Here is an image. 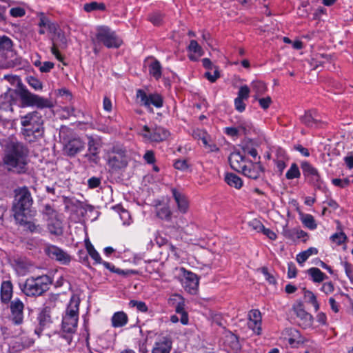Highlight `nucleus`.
Returning <instances> with one entry per match:
<instances>
[{
  "instance_id": "obj_3",
  "label": "nucleus",
  "mask_w": 353,
  "mask_h": 353,
  "mask_svg": "<svg viewBox=\"0 0 353 353\" xmlns=\"http://www.w3.org/2000/svg\"><path fill=\"white\" fill-rule=\"evenodd\" d=\"M79 298L75 295L72 296L67 305L65 314L63 315L61 334L68 344L71 343L72 335L77 331L79 321Z\"/></svg>"
},
{
  "instance_id": "obj_58",
  "label": "nucleus",
  "mask_w": 353,
  "mask_h": 353,
  "mask_svg": "<svg viewBox=\"0 0 353 353\" xmlns=\"http://www.w3.org/2000/svg\"><path fill=\"white\" fill-rule=\"evenodd\" d=\"M252 146L253 143L252 141L246 143L245 145L243 146V152L245 153V154H257V150Z\"/></svg>"
},
{
  "instance_id": "obj_20",
  "label": "nucleus",
  "mask_w": 353,
  "mask_h": 353,
  "mask_svg": "<svg viewBox=\"0 0 353 353\" xmlns=\"http://www.w3.org/2000/svg\"><path fill=\"white\" fill-rule=\"evenodd\" d=\"M12 41L7 36H0V63L6 60L8 53L12 52Z\"/></svg>"
},
{
  "instance_id": "obj_25",
  "label": "nucleus",
  "mask_w": 353,
  "mask_h": 353,
  "mask_svg": "<svg viewBox=\"0 0 353 353\" xmlns=\"http://www.w3.org/2000/svg\"><path fill=\"white\" fill-rule=\"evenodd\" d=\"M12 296V285L10 281H6L1 283V299L3 303H8Z\"/></svg>"
},
{
  "instance_id": "obj_61",
  "label": "nucleus",
  "mask_w": 353,
  "mask_h": 353,
  "mask_svg": "<svg viewBox=\"0 0 353 353\" xmlns=\"http://www.w3.org/2000/svg\"><path fill=\"white\" fill-rule=\"evenodd\" d=\"M143 159L148 164L152 165V170L154 172H158L159 171V167L154 164L156 161L155 156H143Z\"/></svg>"
},
{
  "instance_id": "obj_2",
  "label": "nucleus",
  "mask_w": 353,
  "mask_h": 353,
  "mask_svg": "<svg viewBox=\"0 0 353 353\" xmlns=\"http://www.w3.org/2000/svg\"><path fill=\"white\" fill-rule=\"evenodd\" d=\"M22 125L21 132L29 143L35 142L42 138L44 133L43 120L37 111L29 112L20 117Z\"/></svg>"
},
{
  "instance_id": "obj_7",
  "label": "nucleus",
  "mask_w": 353,
  "mask_h": 353,
  "mask_svg": "<svg viewBox=\"0 0 353 353\" xmlns=\"http://www.w3.org/2000/svg\"><path fill=\"white\" fill-rule=\"evenodd\" d=\"M0 145L5 154H27L28 152L25 145L14 137L0 139Z\"/></svg>"
},
{
  "instance_id": "obj_33",
  "label": "nucleus",
  "mask_w": 353,
  "mask_h": 353,
  "mask_svg": "<svg viewBox=\"0 0 353 353\" xmlns=\"http://www.w3.org/2000/svg\"><path fill=\"white\" fill-rule=\"evenodd\" d=\"M318 253V250L315 248H308L307 250L303 251V252H301L300 253H299L297 255H296V261L302 265L305 261H306L307 260V259L312 256V255H316Z\"/></svg>"
},
{
  "instance_id": "obj_52",
  "label": "nucleus",
  "mask_w": 353,
  "mask_h": 353,
  "mask_svg": "<svg viewBox=\"0 0 353 353\" xmlns=\"http://www.w3.org/2000/svg\"><path fill=\"white\" fill-rule=\"evenodd\" d=\"M250 90L246 85L240 87L238 91L237 98H240L243 100H247L249 98Z\"/></svg>"
},
{
  "instance_id": "obj_49",
  "label": "nucleus",
  "mask_w": 353,
  "mask_h": 353,
  "mask_svg": "<svg viewBox=\"0 0 353 353\" xmlns=\"http://www.w3.org/2000/svg\"><path fill=\"white\" fill-rule=\"evenodd\" d=\"M237 128L239 129V132L243 134H247L252 128V123L250 121H240L239 122Z\"/></svg>"
},
{
  "instance_id": "obj_31",
  "label": "nucleus",
  "mask_w": 353,
  "mask_h": 353,
  "mask_svg": "<svg viewBox=\"0 0 353 353\" xmlns=\"http://www.w3.org/2000/svg\"><path fill=\"white\" fill-rule=\"evenodd\" d=\"M108 165L112 169H120L126 165V161L123 159V156H112L106 160Z\"/></svg>"
},
{
  "instance_id": "obj_10",
  "label": "nucleus",
  "mask_w": 353,
  "mask_h": 353,
  "mask_svg": "<svg viewBox=\"0 0 353 353\" xmlns=\"http://www.w3.org/2000/svg\"><path fill=\"white\" fill-rule=\"evenodd\" d=\"M136 96L139 99L140 104L148 109L151 108V105L157 108H160L163 105V99L159 93L154 92L148 94L143 90L138 89Z\"/></svg>"
},
{
  "instance_id": "obj_23",
  "label": "nucleus",
  "mask_w": 353,
  "mask_h": 353,
  "mask_svg": "<svg viewBox=\"0 0 353 353\" xmlns=\"http://www.w3.org/2000/svg\"><path fill=\"white\" fill-rule=\"evenodd\" d=\"M85 148V143L79 139L70 140L65 147L67 154H76L81 152Z\"/></svg>"
},
{
  "instance_id": "obj_62",
  "label": "nucleus",
  "mask_w": 353,
  "mask_h": 353,
  "mask_svg": "<svg viewBox=\"0 0 353 353\" xmlns=\"http://www.w3.org/2000/svg\"><path fill=\"white\" fill-rule=\"evenodd\" d=\"M262 273L263 274L265 280L270 283V284H276V279L274 276L268 272V269L266 268H263L261 270Z\"/></svg>"
},
{
  "instance_id": "obj_54",
  "label": "nucleus",
  "mask_w": 353,
  "mask_h": 353,
  "mask_svg": "<svg viewBox=\"0 0 353 353\" xmlns=\"http://www.w3.org/2000/svg\"><path fill=\"white\" fill-rule=\"evenodd\" d=\"M223 132L232 138H236L239 135V129L235 127H226L223 128Z\"/></svg>"
},
{
  "instance_id": "obj_29",
  "label": "nucleus",
  "mask_w": 353,
  "mask_h": 353,
  "mask_svg": "<svg viewBox=\"0 0 353 353\" xmlns=\"http://www.w3.org/2000/svg\"><path fill=\"white\" fill-rule=\"evenodd\" d=\"M50 309L49 307L46 306L40 312L38 316L39 325L44 328L48 327L52 323V319L50 316Z\"/></svg>"
},
{
  "instance_id": "obj_60",
  "label": "nucleus",
  "mask_w": 353,
  "mask_h": 353,
  "mask_svg": "<svg viewBox=\"0 0 353 353\" xmlns=\"http://www.w3.org/2000/svg\"><path fill=\"white\" fill-rule=\"evenodd\" d=\"M43 214L48 216V220L57 217V213L49 205L45 206Z\"/></svg>"
},
{
  "instance_id": "obj_19",
  "label": "nucleus",
  "mask_w": 353,
  "mask_h": 353,
  "mask_svg": "<svg viewBox=\"0 0 353 353\" xmlns=\"http://www.w3.org/2000/svg\"><path fill=\"white\" fill-rule=\"evenodd\" d=\"M172 344V342L170 336H161L154 343L152 353H170Z\"/></svg>"
},
{
  "instance_id": "obj_30",
  "label": "nucleus",
  "mask_w": 353,
  "mask_h": 353,
  "mask_svg": "<svg viewBox=\"0 0 353 353\" xmlns=\"http://www.w3.org/2000/svg\"><path fill=\"white\" fill-rule=\"evenodd\" d=\"M128 319L127 314L123 312H117L112 317V325L114 327H120L125 325Z\"/></svg>"
},
{
  "instance_id": "obj_44",
  "label": "nucleus",
  "mask_w": 353,
  "mask_h": 353,
  "mask_svg": "<svg viewBox=\"0 0 353 353\" xmlns=\"http://www.w3.org/2000/svg\"><path fill=\"white\" fill-rule=\"evenodd\" d=\"M305 297L307 299V301L313 305L315 311H318L320 305L315 294L312 292L307 290L305 292Z\"/></svg>"
},
{
  "instance_id": "obj_8",
  "label": "nucleus",
  "mask_w": 353,
  "mask_h": 353,
  "mask_svg": "<svg viewBox=\"0 0 353 353\" xmlns=\"http://www.w3.org/2000/svg\"><path fill=\"white\" fill-rule=\"evenodd\" d=\"M179 272L180 281L185 290L192 294H196L199 284L197 275L184 268H179Z\"/></svg>"
},
{
  "instance_id": "obj_9",
  "label": "nucleus",
  "mask_w": 353,
  "mask_h": 353,
  "mask_svg": "<svg viewBox=\"0 0 353 353\" xmlns=\"http://www.w3.org/2000/svg\"><path fill=\"white\" fill-rule=\"evenodd\" d=\"M145 141L151 142H160L165 140L170 135V132L161 126L149 128L144 125L140 132Z\"/></svg>"
},
{
  "instance_id": "obj_36",
  "label": "nucleus",
  "mask_w": 353,
  "mask_h": 353,
  "mask_svg": "<svg viewBox=\"0 0 353 353\" xmlns=\"http://www.w3.org/2000/svg\"><path fill=\"white\" fill-rule=\"evenodd\" d=\"M88 145L90 152L89 154H98L100 152V148L101 147V140L89 137Z\"/></svg>"
},
{
  "instance_id": "obj_1",
  "label": "nucleus",
  "mask_w": 353,
  "mask_h": 353,
  "mask_svg": "<svg viewBox=\"0 0 353 353\" xmlns=\"http://www.w3.org/2000/svg\"><path fill=\"white\" fill-rule=\"evenodd\" d=\"M14 95L20 98L23 106H37L39 108L52 107L50 99L32 94L25 86L19 85L17 90H9L1 95L0 109L12 111V105L15 103Z\"/></svg>"
},
{
  "instance_id": "obj_11",
  "label": "nucleus",
  "mask_w": 353,
  "mask_h": 353,
  "mask_svg": "<svg viewBox=\"0 0 353 353\" xmlns=\"http://www.w3.org/2000/svg\"><path fill=\"white\" fill-rule=\"evenodd\" d=\"M300 119L301 123L308 128H323L327 125V122L323 120L322 117L316 110L306 111Z\"/></svg>"
},
{
  "instance_id": "obj_17",
  "label": "nucleus",
  "mask_w": 353,
  "mask_h": 353,
  "mask_svg": "<svg viewBox=\"0 0 353 353\" xmlns=\"http://www.w3.org/2000/svg\"><path fill=\"white\" fill-rule=\"evenodd\" d=\"M23 303L19 299H14L10 303L11 318L14 324L19 325L23 322Z\"/></svg>"
},
{
  "instance_id": "obj_5",
  "label": "nucleus",
  "mask_w": 353,
  "mask_h": 353,
  "mask_svg": "<svg viewBox=\"0 0 353 353\" xmlns=\"http://www.w3.org/2000/svg\"><path fill=\"white\" fill-rule=\"evenodd\" d=\"M50 278L47 275L27 279L23 291L28 296H41L49 289Z\"/></svg>"
},
{
  "instance_id": "obj_42",
  "label": "nucleus",
  "mask_w": 353,
  "mask_h": 353,
  "mask_svg": "<svg viewBox=\"0 0 353 353\" xmlns=\"http://www.w3.org/2000/svg\"><path fill=\"white\" fill-rule=\"evenodd\" d=\"M120 219L125 225H129L132 223L131 216L129 212L121 207H118Z\"/></svg>"
},
{
  "instance_id": "obj_46",
  "label": "nucleus",
  "mask_w": 353,
  "mask_h": 353,
  "mask_svg": "<svg viewBox=\"0 0 353 353\" xmlns=\"http://www.w3.org/2000/svg\"><path fill=\"white\" fill-rule=\"evenodd\" d=\"M300 174L298 166L295 163H293L286 172L285 176L288 179H294L299 178Z\"/></svg>"
},
{
  "instance_id": "obj_34",
  "label": "nucleus",
  "mask_w": 353,
  "mask_h": 353,
  "mask_svg": "<svg viewBox=\"0 0 353 353\" xmlns=\"http://www.w3.org/2000/svg\"><path fill=\"white\" fill-rule=\"evenodd\" d=\"M85 248L90 257L94 261L95 263L101 264L102 263V259L99 253L94 249L92 244L89 240L85 241Z\"/></svg>"
},
{
  "instance_id": "obj_28",
  "label": "nucleus",
  "mask_w": 353,
  "mask_h": 353,
  "mask_svg": "<svg viewBox=\"0 0 353 353\" xmlns=\"http://www.w3.org/2000/svg\"><path fill=\"white\" fill-rule=\"evenodd\" d=\"M157 216L161 219L170 221L172 218V211L168 204H159L156 206Z\"/></svg>"
},
{
  "instance_id": "obj_45",
  "label": "nucleus",
  "mask_w": 353,
  "mask_h": 353,
  "mask_svg": "<svg viewBox=\"0 0 353 353\" xmlns=\"http://www.w3.org/2000/svg\"><path fill=\"white\" fill-rule=\"evenodd\" d=\"M330 239L332 242L336 243L337 245H341L346 241L347 236L344 232L340 231L333 234L330 236Z\"/></svg>"
},
{
  "instance_id": "obj_39",
  "label": "nucleus",
  "mask_w": 353,
  "mask_h": 353,
  "mask_svg": "<svg viewBox=\"0 0 353 353\" xmlns=\"http://www.w3.org/2000/svg\"><path fill=\"white\" fill-rule=\"evenodd\" d=\"M307 272L314 282L320 283L326 277L325 274L317 268H311Z\"/></svg>"
},
{
  "instance_id": "obj_41",
  "label": "nucleus",
  "mask_w": 353,
  "mask_h": 353,
  "mask_svg": "<svg viewBox=\"0 0 353 353\" xmlns=\"http://www.w3.org/2000/svg\"><path fill=\"white\" fill-rule=\"evenodd\" d=\"M190 163L187 159H179L174 161V166L176 170L187 171L190 168Z\"/></svg>"
},
{
  "instance_id": "obj_4",
  "label": "nucleus",
  "mask_w": 353,
  "mask_h": 353,
  "mask_svg": "<svg viewBox=\"0 0 353 353\" xmlns=\"http://www.w3.org/2000/svg\"><path fill=\"white\" fill-rule=\"evenodd\" d=\"M32 198L28 188L23 187L15 190V198L13 204L14 216L17 223H24L26 218L34 216L31 210Z\"/></svg>"
},
{
  "instance_id": "obj_12",
  "label": "nucleus",
  "mask_w": 353,
  "mask_h": 353,
  "mask_svg": "<svg viewBox=\"0 0 353 353\" xmlns=\"http://www.w3.org/2000/svg\"><path fill=\"white\" fill-rule=\"evenodd\" d=\"M3 162L4 166L10 171L20 173L26 170L25 156H5Z\"/></svg>"
},
{
  "instance_id": "obj_22",
  "label": "nucleus",
  "mask_w": 353,
  "mask_h": 353,
  "mask_svg": "<svg viewBox=\"0 0 353 353\" xmlns=\"http://www.w3.org/2000/svg\"><path fill=\"white\" fill-rule=\"evenodd\" d=\"M228 160L231 168L239 172H242L250 161L247 156H229Z\"/></svg>"
},
{
  "instance_id": "obj_55",
  "label": "nucleus",
  "mask_w": 353,
  "mask_h": 353,
  "mask_svg": "<svg viewBox=\"0 0 353 353\" xmlns=\"http://www.w3.org/2000/svg\"><path fill=\"white\" fill-rule=\"evenodd\" d=\"M10 14L13 17H22L26 14V10L21 7L12 8L10 10Z\"/></svg>"
},
{
  "instance_id": "obj_26",
  "label": "nucleus",
  "mask_w": 353,
  "mask_h": 353,
  "mask_svg": "<svg viewBox=\"0 0 353 353\" xmlns=\"http://www.w3.org/2000/svg\"><path fill=\"white\" fill-rule=\"evenodd\" d=\"M148 72L151 77L159 81L162 77V66L159 61L154 59L148 65Z\"/></svg>"
},
{
  "instance_id": "obj_13",
  "label": "nucleus",
  "mask_w": 353,
  "mask_h": 353,
  "mask_svg": "<svg viewBox=\"0 0 353 353\" xmlns=\"http://www.w3.org/2000/svg\"><path fill=\"white\" fill-rule=\"evenodd\" d=\"M292 310L297 318V323L303 328L310 327L313 323L312 316L307 312L302 303H296L293 305Z\"/></svg>"
},
{
  "instance_id": "obj_21",
  "label": "nucleus",
  "mask_w": 353,
  "mask_h": 353,
  "mask_svg": "<svg viewBox=\"0 0 353 353\" xmlns=\"http://www.w3.org/2000/svg\"><path fill=\"white\" fill-rule=\"evenodd\" d=\"M262 167L259 163H253L250 161L247 163L246 168L242 171V173L251 179H258L262 172Z\"/></svg>"
},
{
  "instance_id": "obj_15",
  "label": "nucleus",
  "mask_w": 353,
  "mask_h": 353,
  "mask_svg": "<svg viewBox=\"0 0 353 353\" xmlns=\"http://www.w3.org/2000/svg\"><path fill=\"white\" fill-rule=\"evenodd\" d=\"M285 341L292 347H296L299 345L303 343L304 340L300 332L295 328H286L282 333Z\"/></svg>"
},
{
  "instance_id": "obj_16",
  "label": "nucleus",
  "mask_w": 353,
  "mask_h": 353,
  "mask_svg": "<svg viewBox=\"0 0 353 353\" xmlns=\"http://www.w3.org/2000/svg\"><path fill=\"white\" fill-rule=\"evenodd\" d=\"M171 191L179 212L182 214H186L189 210V200L188 197L184 193L176 188H172Z\"/></svg>"
},
{
  "instance_id": "obj_37",
  "label": "nucleus",
  "mask_w": 353,
  "mask_h": 353,
  "mask_svg": "<svg viewBox=\"0 0 353 353\" xmlns=\"http://www.w3.org/2000/svg\"><path fill=\"white\" fill-rule=\"evenodd\" d=\"M301 221L305 227L310 230H314L317 227L314 218L310 214H302Z\"/></svg>"
},
{
  "instance_id": "obj_6",
  "label": "nucleus",
  "mask_w": 353,
  "mask_h": 353,
  "mask_svg": "<svg viewBox=\"0 0 353 353\" xmlns=\"http://www.w3.org/2000/svg\"><path fill=\"white\" fill-rule=\"evenodd\" d=\"M95 38L98 43L103 44L108 48H119L123 43L122 39L116 32L105 26L97 27Z\"/></svg>"
},
{
  "instance_id": "obj_18",
  "label": "nucleus",
  "mask_w": 353,
  "mask_h": 353,
  "mask_svg": "<svg viewBox=\"0 0 353 353\" xmlns=\"http://www.w3.org/2000/svg\"><path fill=\"white\" fill-rule=\"evenodd\" d=\"M248 327L256 334L261 333V314L259 310H252L248 314Z\"/></svg>"
},
{
  "instance_id": "obj_24",
  "label": "nucleus",
  "mask_w": 353,
  "mask_h": 353,
  "mask_svg": "<svg viewBox=\"0 0 353 353\" xmlns=\"http://www.w3.org/2000/svg\"><path fill=\"white\" fill-rule=\"evenodd\" d=\"M188 50L190 52V54H188V58L193 61H196L199 57L203 56L204 53L201 46L196 40L190 41Z\"/></svg>"
},
{
  "instance_id": "obj_38",
  "label": "nucleus",
  "mask_w": 353,
  "mask_h": 353,
  "mask_svg": "<svg viewBox=\"0 0 353 353\" xmlns=\"http://www.w3.org/2000/svg\"><path fill=\"white\" fill-rule=\"evenodd\" d=\"M253 92H255V97L257 99L258 97L263 94L266 90L265 84L261 81H253L251 84Z\"/></svg>"
},
{
  "instance_id": "obj_56",
  "label": "nucleus",
  "mask_w": 353,
  "mask_h": 353,
  "mask_svg": "<svg viewBox=\"0 0 353 353\" xmlns=\"http://www.w3.org/2000/svg\"><path fill=\"white\" fill-rule=\"evenodd\" d=\"M248 225L250 228H252L253 230H256L258 232H261L265 227L262 224V223L257 219H253L250 221Z\"/></svg>"
},
{
  "instance_id": "obj_48",
  "label": "nucleus",
  "mask_w": 353,
  "mask_h": 353,
  "mask_svg": "<svg viewBox=\"0 0 353 353\" xmlns=\"http://www.w3.org/2000/svg\"><path fill=\"white\" fill-rule=\"evenodd\" d=\"M28 85L35 90H40L43 88L42 83L36 77L30 76L27 78Z\"/></svg>"
},
{
  "instance_id": "obj_59",
  "label": "nucleus",
  "mask_w": 353,
  "mask_h": 353,
  "mask_svg": "<svg viewBox=\"0 0 353 353\" xmlns=\"http://www.w3.org/2000/svg\"><path fill=\"white\" fill-rule=\"evenodd\" d=\"M234 107L236 110L239 112H243L245 110L246 104L245 103L243 99L236 97L234 99Z\"/></svg>"
},
{
  "instance_id": "obj_50",
  "label": "nucleus",
  "mask_w": 353,
  "mask_h": 353,
  "mask_svg": "<svg viewBox=\"0 0 353 353\" xmlns=\"http://www.w3.org/2000/svg\"><path fill=\"white\" fill-rule=\"evenodd\" d=\"M204 77L211 83L215 82L220 77V73L218 68L214 67V71L213 73L210 71L205 72Z\"/></svg>"
},
{
  "instance_id": "obj_35",
  "label": "nucleus",
  "mask_w": 353,
  "mask_h": 353,
  "mask_svg": "<svg viewBox=\"0 0 353 353\" xmlns=\"http://www.w3.org/2000/svg\"><path fill=\"white\" fill-rule=\"evenodd\" d=\"M38 26L39 28H46L50 32H55L57 27L56 23L51 22L43 14L39 18Z\"/></svg>"
},
{
  "instance_id": "obj_40",
  "label": "nucleus",
  "mask_w": 353,
  "mask_h": 353,
  "mask_svg": "<svg viewBox=\"0 0 353 353\" xmlns=\"http://www.w3.org/2000/svg\"><path fill=\"white\" fill-rule=\"evenodd\" d=\"M83 9L87 12H90L94 10H105V5L103 3H98L92 1L90 3H85L83 6Z\"/></svg>"
},
{
  "instance_id": "obj_53",
  "label": "nucleus",
  "mask_w": 353,
  "mask_h": 353,
  "mask_svg": "<svg viewBox=\"0 0 353 353\" xmlns=\"http://www.w3.org/2000/svg\"><path fill=\"white\" fill-rule=\"evenodd\" d=\"M332 183L336 186L341 188H346L350 185V179H347V177L344 179H333L332 180Z\"/></svg>"
},
{
  "instance_id": "obj_14",
  "label": "nucleus",
  "mask_w": 353,
  "mask_h": 353,
  "mask_svg": "<svg viewBox=\"0 0 353 353\" xmlns=\"http://www.w3.org/2000/svg\"><path fill=\"white\" fill-rule=\"evenodd\" d=\"M44 251L52 259L56 260L63 264H67L70 261V256L61 248L54 245H47Z\"/></svg>"
},
{
  "instance_id": "obj_51",
  "label": "nucleus",
  "mask_w": 353,
  "mask_h": 353,
  "mask_svg": "<svg viewBox=\"0 0 353 353\" xmlns=\"http://www.w3.org/2000/svg\"><path fill=\"white\" fill-rule=\"evenodd\" d=\"M149 21L154 26H159L163 21V15L160 12H153L148 17Z\"/></svg>"
},
{
  "instance_id": "obj_64",
  "label": "nucleus",
  "mask_w": 353,
  "mask_h": 353,
  "mask_svg": "<svg viewBox=\"0 0 353 353\" xmlns=\"http://www.w3.org/2000/svg\"><path fill=\"white\" fill-rule=\"evenodd\" d=\"M54 66V64L50 61H45L40 66L39 70L41 72H50Z\"/></svg>"
},
{
  "instance_id": "obj_43",
  "label": "nucleus",
  "mask_w": 353,
  "mask_h": 353,
  "mask_svg": "<svg viewBox=\"0 0 353 353\" xmlns=\"http://www.w3.org/2000/svg\"><path fill=\"white\" fill-rule=\"evenodd\" d=\"M303 172L305 176H314L318 177L317 170L308 163L304 162L301 165Z\"/></svg>"
},
{
  "instance_id": "obj_32",
  "label": "nucleus",
  "mask_w": 353,
  "mask_h": 353,
  "mask_svg": "<svg viewBox=\"0 0 353 353\" xmlns=\"http://www.w3.org/2000/svg\"><path fill=\"white\" fill-rule=\"evenodd\" d=\"M225 181L230 186L236 189H240L243 185L241 179L233 173H228L225 176Z\"/></svg>"
},
{
  "instance_id": "obj_47",
  "label": "nucleus",
  "mask_w": 353,
  "mask_h": 353,
  "mask_svg": "<svg viewBox=\"0 0 353 353\" xmlns=\"http://www.w3.org/2000/svg\"><path fill=\"white\" fill-rule=\"evenodd\" d=\"M129 306L131 307H136L138 311L141 312H146L148 310V306L143 301L131 300L129 302Z\"/></svg>"
},
{
  "instance_id": "obj_27",
  "label": "nucleus",
  "mask_w": 353,
  "mask_h": 353,
  "mask_svg": "<svg viewBox=\"0 0 353 353\" xmlns=\"http://www.w3.org/2000/svg\"><path fill=\"white\" fill-rule=\"evenodd\" d=\"M48 229L49 232L54 235H61L63 232L61 221L57 217L48 220Z\"/></svg>"
},
{
  "instance_id": "obj_57",
  "label": "nucleus",
  "mask_w": 353,
  "mask_h": 353,
  "mask_svg": "<svg viewBox=\"0 0 353 353\" xmlns=\"http://www.w3.org/2000/svg\"><path fill=\"white\" fill-rule=\"evenodd\" d=\"M343 265L347 276L353 283V265L348 262H344L343 263Z\"/></svg>"
},
{
  "instance_id": "obj_63",
  "label": "nucleus",
  "mask_w": 353,
  "mask_h": 353,
  "mask_svg": "<svg viewBox=\"0 0 353 353\" xmlns=\"http://www.w3.org/2000/svg\"><path fill=\"white\" fill-rule=\"evenodd\" d=\"M321 290L326 294H329L334 292V287L332 282H326L323 284Z\"/></svg>"
}]
</instances>
